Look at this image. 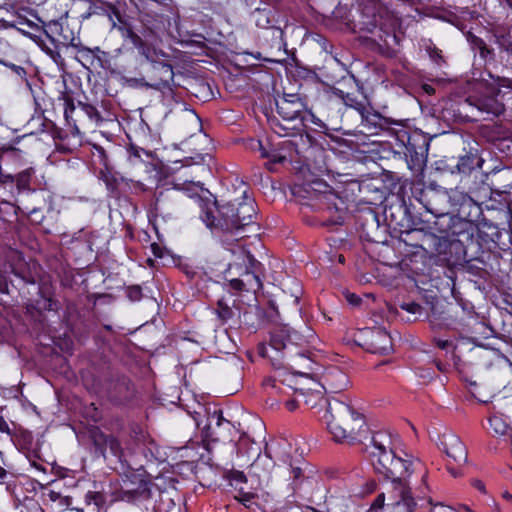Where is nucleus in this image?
I'll return each instance as SVG.
<instances>
[{
	"instance_id": "obj_1",
	"label": "nucleus",
	"mask_w": 512,
	"mask_h": 512,
	"mask_svg": "<svg viewBox=\"0 0 512 512\" xmlns=\"http://www.w3.org/2000/svg\"><path fill=\"white\" fill-rule=\"evenodd\" d=\"M369 460L375 474L379 479L390 480L399 492L397 506L405 507V512H413L417 502L412 496L408 478L413 474H419L422 485L419 487L418 498L426 496L427 469L422 461L405 454V457L397 455L391 447V438L385 432H376L371 438V445L367 448Z\"/></svg>"
},
{
	"instance_id": "obj_2",
	"label": "nucleus",
	"mask_w": 512,
	"mask_h": 512,
	"mask_svg": "<svg viewBox=\"0 0 512 512\" xmlns=\"http://www.w3.org/2000/svg\"><path fill=\"white\" fill-rule=\"evenodd\" d=\"M201 217L209 228L222 231V242L228 244V234L239 233L254 222L255 202L243 191L242 200L235 199L221 205L215 202L213 207L205 208Z\"/></svg>"
},
{
	"instance_id": "obj_3",
	"label": "nucleus",
	"mask_w": 512,
	"mask_h": 512,
	"mask_svg": "<svg viewBox=\"0 0 512 512\" xmlns=\"http://www.w3.org/2000/svg\"><path fill=\"white\" fill-rule=\"evenodd\" d=\"M323 418L328 431L338 443L352 445L362 442L367 434L364 415L339 399L332 398L327 402Z\"/></svg>"
},
{
	"instance_id": "obj_4",
	"label": "nucleus",
	"mask_w": 512,
	"mask_h": 512,
	"mask_svg": "<svg viewBox=\"0 0 512 512\" xmlns=\"http://www.w3.org/2000/svg\"><path fill=\"white\" fill-rule=\"evenodd\" d=\"M298 335L295 331L290 332L287 328H278L271 333L268 345L259 347V354L269 358L272 365L277 368H293L298 360L309 361V350L301 347L295 340Z\"/></svg>"
},
{
	"instance_id": "obj_5",
	"label": "nucleus",
	"mask_w": 512,
	"mask_h": 512,
	"mask_svg": "<svg viewBox=\"0 0 512 512\" xmlns=\"http://www.w3.org/2000/svg\"><path fill=\"white\" fill-rule=\"evenodd\" d=\"M243 255L242 264H230L226 271V280L229 288L235 292L256 293L262 288L260 275L262 264L249 252L238 246Z\"/></svg>"
},
{
	"instance_id": "obj_6",
	"label": "nucleus",
	"mask_w": 512,
	"mask_h": 512,
	"mask_svg": "<svg viewBox=\"0 0 512 512\" xmlns=\"http://www.w3.org/2000/svg\"><path fill=\"white\" fill-rule=\"evenodd\" d=\"M396 137L406 148L408 167L415 173H421L427 163L430 139L421 131L407 132L404 129L397 131Z\"/></svg>"
},
{
	"instance_id": "obj_7",
	"label": "nucleus",
	"mask_w": 512,
	"mask_h": 512,
	"mask_svg": "<svg viewBox=\"0 0 512 512\" xmlns=\"http://www.w3.org/2000/svg\"><path fill=\"white\" fill-rule=\"evenodd\" d=\"M151 484L140 475H126L123 484L117 492V499L128 503H137L149 500L152 496Z\"/></svg>"
},
{
	"instance_id": "obj_8",
	"label": "nucleus",
	"mask_w": 512,
	"mask_h": 512,
	"mask_svg": "<svg viewBox=\"0 0 512 512\" xmlns=\"http://www.w3.org/2000/svg\"><path fill=\"white\" fill-rule=\"evenodd\" d=\"M499 94L500 90L498 88L488 85L483 92L470 96L467 101L479 112L487 116L498 117L505 111L504 103L498 99Z\"/></svg>"
},
{
	"instance_id": "obj_9",
	"label": "nucleus",
	"mask_w": 512,
	"mask_h": 512,
	"mask_svg": "<svg viewBox=\"0 0 512 512\" xmlns=\"http://www.w3.org/2000/svg\"><path fill=\"white\" fill-rule=\"evenodd\" d=\"M360 346L374 354L387 355L392 351L389 333L380 327L366 328L360 334Z\"/></svg>"
},
{
	"instance_id": "obj_10",
	"label": "nucleus",
	"mask_w": 512,
	"mask_h": 512,
	"mask_svg": "<svg viewBox=\"0 0 512 512\" xmlns=\"http://www.w3.org/2000/svg\"><path fill=\"white\" fill-rule=\"evenodd\" d=\"M157 6L159 4L157 3ZM174 9L171 6H163L162 8H150L143 12L140 16L142 25L153 35L166 32L171 26V17Z\"/></svg>"
},
{
	"instance_id": "obj_11",
	"label": "nucleus",
	"mask_w": 512,
	"mask_h": 512,
	"mask_svg": "<svg viewBox=\"0 0 512 512\" xmlns=\"http://www.w3.org/2000/svg\"><path fill=\"white\" fill-rule=\"evenodd\" d=\"M150 80L143 85L161 92L168 90L173 92L172 86L174 84V71L171 64L157 61L150 66Z\"/></svg>"
},
{
	"instance_id": "obj_12",
	"label": "nucleus",
	"mask_w": 512,
	"mask_h": 512,
	"mask_svg": "<svg viewBox=\"0 0 512 512\" xmlns=\"http://www.w3.org/2000/svg\"><path fill=\"white\" fill-rule=\"evenodd\" d=\"M277 113L286 121L304 122L305 105L297 94H287L276 100Z\"/></svg>"
},
{
	"instance_id": "obj_13",
	"label": "nucleus",
	"mask_w": 512,
	"mask_h": 512,
	"mask_svg": "<svg viewBox=\"0 0 512 512\" xmlns=\"http://www.w3.org/2000/svg\"><path fill=\"white\" fill-rule=\"evenodd\" d=\"M184 198L185 194L175 188L160 190L155 195V211L159 214H170L180 206Z\"/></svg>"
},
{
	"instance_id": "obj_14",
	"label": "nucleus",
	"mask_w": 512,
	"mask_h": 512,
	"mask_svg": "<svg viewBox=\"0 0 512 512\" xmlns=\"http://www.w3.org/2000/svg\"><path fill=\"white\" fill-rule=\"evenodd\" d=\"M108 17L113 29H117L121 36L129 39L132 44H140V36L134 31L133 25L127 17L122 15L120 11L112 6H108Z\"/></svg>"
},
{
	"instance_id": "obj_15",
	"label": "nucleus",
	"mask_w": 512,
	"mask_h": 512,
	"mask_svg": "<svg viewBox=\"0 0 512 512\" xmlns=\"http://www.w3.org/2000/svg\"><path fill=\"white\" fill-rule=\"evenodd\" d=\"M441 446L445 454L454 461L455 464L461 465L466 463L468 453L461 439L453 434L448 433L442 436Z\"/></svg>"
},
{
	"instance_id": "obj_16",
	"label": "nucleus",
	"mask_w": 512,
	"mask_h": 512,
	"mask_svg": "<svg viewBox=\"0 0 512 512\" xmlns=\"http://www.w3.org/2000/svg\"><path fill=\"white\" fill-rule=\"evenodd\" d=\"M450 222L451 223L446 230L447 236L456 237V240L460 243L471 241L478 230L477 225H472L458 215L456 217H452Z\"/></svg>"
},
{
	"instance_id": "obj_17",
	"label": "nucleus",
	"mask_w": 512,
	"mask_h": 512,
	"mask_svg": "<svg viewBox=\"0 0 512 512\" xmlns=\"http://www.w3.org/2000/svg\"><path fill=\"white\" fill-rule=\"evenodd\" d=\"M361 126L368 134H378L380 131L388 129L390 120L383 117L380 113L366 108L361 114Z\"/></svg>"
},
{
	"instance_id": "obj_18",
	"label": "nucleus",
	"mask_w": 512,
	"mask_h": 512,
	"mask_svg": "<svg viewBox=\"0 0 512 512\" xmlns=\"http://www.w3.org/2000/svg\"><path fill=\"white\" fill-rule=\"evenodd\" d=\"M482 215L480 204L475 202L472 198L464 199L458 210V216L472 225H477Z\"/></svg>"
},
{
	"instance_id": "obj_19",
	"label": "nucleus",
	"mask_w": 512,
	"mask_h": 512,
	"mask_svg": "<svg viewBox=\"0 0 512 512\" xmlns=\"http://www.w3.org/2000/svg\"><path fill=\"white\" fill-rule=\"evenodd\" d=\"M324 380L329 386L331 392L338 393L345 390L349 385V379L346 373L338 368H332L325 376Z\"/></svg>"
},
{
	"instance_id": "obj_20",
	"label": "nucleus",
	"mask_w": 512,
	"mask_h": 512,
	"mask_svg": "<svg viewBox=\"0 0 512 512\" xmlns=\"http://www.w3.org/2000/svg\"><path fill=\"white\" fill-rule=\"evenodd\" d=\"M418 246L430 254H443L446 248V240L432 233H424L422 242Z\"/></svg>"
},
{
	"instance_id": "obj_21",
	"label": "nucleus",
	"mask_w": 512,
	"mask_h": 512,
	"mask_svg": "<svg viewBox=\"0 0 512 512\" xmlns=\"http://www.w3.org/2000/svg\"><path fill=\"white\" fill-rule=\"evenodd\" d=\"M361 25L360 31L372 34L374 36V42L383 41L386 43V37L389 36V33L383 31L381 25L376 19V15H373L372 19L362 22Z\"/></svg>"
},
{
	"instance_id": "obj_22",
	"label": "nucleus",
	"mask_w": 512,
	"mask_h": 512,
	"mask_svg": "<svg viewBox=\"0 0 512 512\" xmlns=\"http://www.w3.org/2000/svg\"><path fill=\"white\" fill-rule=\"evenodd\" d=\"M495 43L501 54H505L506 66L512 67V39L510 34H495Z\"/></svg>"
},
{
	"instance_id": "obj_23",
	"label": "nucleus",
	"mask_w": 512,
	"mask_h": 512,
	"mask_svg": "<svg viewBox=\"0 0 512 512\" xmlns=\"http://www.w3.org/2000/svg\"><path fill=\"white\" fill-rule=\"evenodd\" d=\"M178 116L183 128H196L200 123L198 115L189 108H186L183 104L178 105Z\"/></svg>"
},
{
	"instance_id": "obj_24",
	"label": "nucleus",
	"mask_w": 512,
	"mask_h": 512,
	"mask_svg": "<svg viewBox=\"0 0 512 512\" xmlns=\"http://www.w3.org/2000/svg\"><path fill=\"white\" fill-rule=\"evenodd\" d=\"M337 200V194L330 189L326 191L325 194L316 195L315 205H317L319 209L332 211L333 209H337Z\"/></svg>"
},
{
	"instance_id": "obj_25",
	"label": "nucleus",
	"mask_w": 512,
	"mask_h": 512,
	"mask_svg": "<svg viewBox=\"0 0 512 512\" xmlns=\"http://www.w3.org/2000/svg\"><path fill=\"white\" fill-rule=\"evenodd\" d=\"M34 174L35 170L30 167L15 175L16 187L19 192L32 190L30 184Z\"/></svg>"
},
{
	"instance_id": "obj_26",
	"label": "nucleus",
	"mask_w": 512,
	"mask_h": 512,
	"mask_svg": "<svg viewBox=\"0 0 512 512\" xmlns=\"http://www.w3.org/2000/svg\"><path fill=\"white\" fill-rule=\"evenodd\" d=\"M335 94L340 97L344 104L348 107L354 108L361 114L367 107L362 100H358L357 97L350 93H344L342 90H337Z\"/></svg>"
},
{
	"instance_id": "obj_27",
	"label": "nucleus",
	"mask_w": 512,
	"mask_h": 512,
	"mask_svg": "<svg viewBox=\"0 0 512 512\" xmlns=\"http://www.w3.org/2000/svg\"><path fill=\"white\" fill-rule=\"evenodd\" d=\"M489 430L495 436L507 435L510 428L507 423L499 416L489 418Z\"/></svg>"
},
{
	"instance_id": "obj_28",
	"label": "nucleus",
	"mask_w": 512,
	"mask_h": 512,
	"mask_svg": "<svg viewBox=\"0 0 512 512\" xmlns=\"http://www.w3.org/2000/svg\"><path fill=\"white\" fill-rule=\"evenodd\" d=\"M331 187L322 180H316L307 185L305 191L309 194V199L312 201L316 200L317 194H325Z\"/></svg>"
},
{
	"instance_id": "obj_29",
	"label": "nucleus",
	"mask_w": 512,
	"mask_h": 512,
	"mask_svg": "<svg viewBox=\"0 0 512 512\" xmlns=\"http://www.w3.org/2000/svg\"><path fill=\"white\" fill-rule=\"evenodd\" d=\"M139 51V53L146 58L147 61L152 65L157 62V57L159 53L162 52L156 51L154 48L148 46L144 40L140 37V44H133Z\"/></svg>"
},
{
	"instance_id": "obj_30",
	"label": "nucleus",
	"mask_w": 512,
	"mask_h": 512,
	"mask_svg": "<svg viewBox=\"0 0 512 512\" xmlns=\"http://www.w3.org/2000/svg\"><path fill=\"white\" fill-rule=\"evenodd\" d=\"M216 314L222 323L227 322L234 316L233 309L224 301L219 299L217 302Z\"/></svg>"
},
{
	"instance_id": "obj_31",
	"label": "nucleus",
	"mask_w": 512,
	"mask_h": 512,
	"mask_svg": "<svg viewBox=\"0 0 512 512\" xmlns=\"http://www.w3.org/2000/svg\"><path fill=\"white\" fill-rule=\"evenodd\" d=\"M128 160L130 162H135L137 160H142V155H145L147 158L152 156L151 152L138 147L134 144H130L127 148Z\"/></svg>"
},
{
	"instance_id": "obj_32",
	"label": "nucleus",
	"mask_w": 512,
	"mask_h": 512,
	"mask_svg": "<svg viewBox=\"0 0 512 512\" xmlns=\"http://www.w3.org/2000/svg\"><path fill=\"white\" fill-rule=\"evenodd\" d=\"M104 443L106 447L110 449L113 455L121 458L123 450L120 441L116 437H114L113 435L106 436L104 438Z\"/></svg>"
},
{
	"instance_id": "obj_33",
	"label": "nucleus",
	"mask_w": 512,
	"mask_h": 512,
	"mask_svg": "<svg viewBox=\"0 0 512 512\" xmlns=\"http://www.w3.org/2000/svg\"><path fill=\"white\" fill-rule=\"evenodd\" d=\"M427 52L429 54L430 59L438 66H443L446 64V60L442 54V51L438 49L435 45L431 44L427 46Z\"/></svg>"
},
{
	"instance_id": "obj_34",
	"label": "nucleus",
	"mask_w": 512,
	"mask_h": 512,
	"mask_svg": "<svg viewBox=\"0 0 512 512\" xmlns=\"http://www.w3.org/2000/svg\"><path fill=\"white\" fill-rule=\"evenodd\" d=\"M62 99L64 100V116L66 121L70 124L72 119V113L75 110V105L73 99L67 94H62Z\"/></svg>"
},
{
	"instance_id": "obj_35",
	"label": "nucleus",
	"mask_w": 512,
	"mask_h": 512,
	"mask_svg": "<svg viewBox=\"0 0 512 512\" xmlns=\"http://www.w3.org/2000/svg\"><path fill=\"white\" fill-rule=\"evenodd\" d=\"M128 381L124 378L115 385V392L111 393L113 399L121 400L127 398L126 392L128 391Z\"/></svg>"
},
{
	"instance_id": "obj_36",
	"label": "nucleus",
	"mask_w": 512,
	"mask_h": 512,
	"mask_svg": "<svg viewBox=\"0 0 512 512\" xmlns=\"http://www.w3.org/2000/svg\"><path fill=\"white\" fill-rule=\"evenodd\" d=\"M224 478L229 480L231 483L232 482H237V483H246L247 482L246 475L242 471L235 470V469H230V470L226 471L224 474Z\"/></svg>"
},
{
	"instance_id": "obj_37",
	"label": "nucleus",
	"mask_w": 512,
	"mask_h": 512,
	"mask_svg": "<svg viewBox=\"0 0 512 512\" xmlns=\"http://www.w3.org/2000/svg\"><path fill=\"white\" fill-rule=\"evenodd\" d=\"M238 502L249 508L252 501L256 498V494L253 492H245L243 489H239L237 495L234 497Z\"/></svg>"
},
{
	"instance_id": "obj_38",
	"label": "nucleus",
	"mask_w": 512,
	"mask_h": 512,
	"mask_svg": "<svg viewBox=\"0 0 512 512\" xmlns=\"http://www.w3.org/2000/svg\"><path fill=\"white\" fill-rule=\"evenodd\" d=\"M81 109L83 112L91 119L92 121L99 122L102 120V117L100 115V112L97 110V108L91 104H84L80 103Z\"/></svg>"
},
{
	"instance_id": "obj_39",
	"label": "nucleus",
	"mask_w": 512,
	"mask_h": 512,
	"mask_svg": "<svg viewBox=\"0 0 512 512\" xmlns=\"http://www.w3.org/2000/svg\"><path fill=\"white\" fill-rule=\"evenodd\" d=\"M430 195H435V193L431 190L428 192L422 191L419 201L423 204L427 211L431 213H436L437 209L432 205Z\"/></svg>"
},
{
	"instance_id": "obj_40",
	"label": "nucleus",
	"mask_w": 512,
	"mask_h": 512,
	"mask_svg": "<svg viewBox=\"0 0 512 512\" xmlns=\"http://www.w3.org/2000/svg\"><path fill=\"white\" fill-rule=\"evenodd\" d=\"M126 295L131 301H138L142 298V288L139 285L127 287Z\"/></svg>"
},
{
	"instance_id": "obj_41",
	"label": "nucleus",
	"mask_w": 512,
	"mask_h": 512,
	"mask_svg": "<svg viewBox=\"0 0 512 512\" xmlns=\"http://www.w3.org/2000/svg\"><path fill=\"white\" fill-rule=\"evenodd\" d=\"M491 78L494 80L497 88L500 90V88H506L512 90V79L507 77H501V76H492Z\"/></svg>"
},
{
	"instance_id": "obj_42",
	"label": "nucleus",
	"mask_w": 512,
	"mask_h": 512,
	"mask_svg": "<svg viewBox=\"0 0 512 512\" xmlns=\"http://www.w3.org/2000/svg\"><path fill=\"white\" fill-rule=\"evenodd\" d=\"M268 13L266 10H258L257 11V25L263 28L270 27V20L268 18Z\"/></svg>"
},
{
	"instance_id": "obj_43",
	"label": "nucleus",
	"mask_w": 512,
	"mask_h": 512,
	"mask_svg": "<svg viewBox=\"0 0 512 512\" xmlns=\"http://www.w3.org/2000/svg\"><path fill=\"white\" fill-rule=\"evenodd\" d=\"M400 308L412 314L420 313L422 310L421 305L415 302L403 303Z\"/></svg>"
},
{
	"instance_id": "obj_44",
	"label": "nucleus",
	"mask_w": 512,
	"mask_h": 512,
	"mask_svg": "<svg viewBox=\"0 0 512 512\" xmlns=\"http://www.w3.org/2000/svg\"><path fill=\"white\" fill-rule=\"evenodd\" d=\"M291 473L293 475L292 488L296 490L298 488V481L303 477V471L300 467L291 466Z\"/></svg>"
},
{
	"instance_id": "obj_45",
	"label": "nucleus",
	"mask_w": 512,
	"mask_h": 512,
	"mask_svg": "<svg viewBox=\"0 0 512 512\" xmlns=\"http://www.w3.org/2000/svg\"><path fill=\"white\" fill-rule=\"evenodd\" d=\"M5 153L12 160H21L22 159V151L16 147L9 146L4 149Z\"/></svg>"
},
{
	"instance_id": "obj_46",
	"label": "nucleus",
	"mask_w": 512,
	"mask_h": 512,
	"mask_svg": "<svg viewBox=\"0 0 512 512\" xmlns=\"http://www.w3.org/2000/svg\"><path fill=\"white\" fill-rule=\"evenodd\" d=\"M480 57L484 60L493 59L494 58V50L490 48L487 44L482 46L479 50Z\"/></svg>"
},
{
	"instance_id": "obj_47",
	"label": "nucleus",
	"mask_w": 512,
	"mask_h": 512,
	"mask_svg": "<svg viewBox=\"0 0 512 512\" xmlns=\"http://www.w3.org/2000/svg\"><path fill=\"white\" fill-rule=\"evenodd\" d=\"M42 308L45 309V310H49V311H52V310H57L58 308V304H57V301L52 299V298H44V301H43V304H42Z\"/></svg>"
},
{
	"instance_id": "obj_48",
	"label": "nucleus",
	"mask_w": 512,
	"mask_h": 512,
	"mask_svg": "<svg viewBox=\"0 0 512 512\" xmlns=\"http://www.w3.org/2000/svg\"><path fill=\"white\" fill-rule=\"evenodd\" d=\"M469 160H470L469 157L461 158L460 162L457 165L459 172L467 173L472 169V166L467 163Z\"/></svg>"
},
{
	"instance_id": "obj_49",
	"label": "nucleus",
	"mask_w": 512,
	"mask_h": 512,
	"mask_svg": "<svg viewBox=\"0 0 512 512\" xmlns=\"http://www.w3.org/2000/svg\"><path fill=\"white\" fill-rule=\"evenodd\" d=\"M469 41L474 48L478 49V51L482 48V46L486 45V42L482 38L475 35H471L469 37Z\"/></svg>"
},
{
	"instance_id": "obj_50",
	"label": "nucleus",
	"mask_w": 512,
	"mask_h": 512,
	"mask_svg": "<svg viewBox=\"0 0 512 512\" xmlns=\"http://www.w3.org/2000/svg\"><path fill=\"white\" fill-rule=\"evenodd\" d=\"M28 459H29V462L30 464L35 467L36 469L42 471V472H46V468L41 465L40 463H38V459H39V456L37 454H34L33 456L29 455L28 456Z\"/></svg>"
},
{
	"instance_id": "obj_51",
	"label": "nucleus",
	"mask_w": 512,
	"mask_h": 512,
	"mask_svg": "<svg viewBox=\"0 0 512 512\" xmlns=\"http://www.w3.org/2000/svg\"><path fill=\"white\" fill-rule=\"evenodd\" d=\"M384 502H385V494L384 493H380L376 498L375 500L373 501L372 503V508L373 509H381L383 508L384 506Z\"/></svg>"
},
{
	"instance_id": "obj_52",
	"label": "nucleus",
	"mask_w": 512,
	"mask_h": 512,
	"mask_svg": "<svg viewBox=\"0 0 512 512\" xmlns=\"http://www.w3.org/2000/svg\"><path fill=\"white\" fill-rule=\"evenodd\" d=\"M431 512H457V511L450 506L437 504L431 509ZM468 512H471V511H468Z\"/></svg>"
},
{
	"instance_id": "obj_53",
	"label": "nucleus",
	"mask_w": 512,
	"mask_h": 512,
	"mask_svg": "<svg viewBox=\"0 0 512 512\" xmlns=\"http://www.w3.org/2000/svg\"><path fill=\"white\" fill-rule=\"evenodd\" d=\"M471 485L477 489L478 491H480L481 493L485 494L486 493V488H485V484L483 483L482 480L480 479H472L471 481Z\"/></svg>"
},
{
	"instance_id": "obj_54",
	"label": "nucleus",
	"mask_w": 512,
	"mask_h": 512,
	"mask_svg": "<svg viewBox=\"0 0 512 512\" xmlns=\"http://www.w3.org/2000/svg\"><path fill=\"white\" fill-rule=\"evenodd\" d=\"M256 146H257V148H258V150H259L260 155H261V157H262V158H267V157L272 156V153H270V151H269V150H267V149L263 146V144H262V142H261V141H257Z\"/></svg>"
},
{
	"instance_id": "obj_55",
	"label": "nucleus",
	"mask_w": 512,
	"mask_h": 512,
	"mask_svg": "<svg viewBox=\"0 0 512 512\" xmlns=\"http://www.w3.org/2000/svg\"><path fill=\"white\" fill-rule=\"evenodd\" d=\"M270 153H272V156L267 158L270 159L272 163H282L285 161V157L279 155L275 150H271Z\"/></svg>"
},
{
	"instance_id": "obj_56",
	"label": "nucleus",
	"mask_w": 512,
	"mask_h": 512,
	"mask_svg": "<svg viewBox=\"0 0 512 512\" xmlns=\"http://www.w3.org/2000/svg\"><path fill=\"white\" fill-rule=\"evenodd\" d=\"M0 292L8 293V283L5 275L0 271Z\"/></svg>"
},
{
	"instance_id": "obj_57",
	"label": "nucleus",
	"mask_w": 512,
	"mask_h": 512,
	"mask_svg": "<svg viewBox=\"0 0 512 512\" xmlns=\"http://www.w3.org/2000/svg\"><path fill=\"white\" fill-rule=\"evenodd\" d=\"M9 67L20 77H24L26 75V71L23 67L17 66L15 64L9 65Z\"/></svg>"
},
{
	"instance_id": "obj_58",
	"label": "nucleus",
	"mask_w": 512,
	"mask_h": 512,
	"mask_svg": "<svg viewBox=\"0 0 512 512\" xmlns=\"http://www.w3.org/2000/svg\"><path fill=\"white\" fill-rule=\"evenodd\" d=\"M436 345L440 348V349H448L449 347L452 346V342L449 341V340H442V339H437L436 340Z\"/></svg>"
},
{
	"instance_id": "obj_59",
	"label": "nucleus",
	"mask_w": 512,
	"mask_h": 512,
	"mask_svg": "<svg viewBox=\"0 0 512 512\" xmlns=\"http://www.w3.org/2000/svg\"><path fill=\"white\" fill-rule=\"evenodd\" d=\"M285 407L289 411H294L298 407V402L295 399H290V400L285 402Z\"/></svg>"
},
{
	"instance_id": "obj_60",
	"label": "nucleus",
	"mask_w": 512,
	"mask_h": 512,
	"mask_svg": "<svg viewBox=\"0 0 512 512\" xmlns=\"http://www.w3.org/2000/svg\"><path fill=\"white\" fill-rule=\"evenodd\" d=\"M0 181L2 183H11L15 181V176L11 174H0Z\"/></svg>"
},
{
	"instance_id": "obj_61",
	"label": "nucleus",
	"mask_w": 512,
	"mask_h": 512,
	"mask_svg": "<svg viewBox=\"0 0 512 512\" xmlns=\"http://www.w3.org/2000/svg\"><path fill=\"white\" fill-rule=\"evenodd\" d=\"M0 432L10 434L9 426L3 417H0Z\"/></svg>"
},
{
	"instance_id": "obj_62",
	"label": "nucleus",
	"mask_w": 512,
	"mask_h": 512,
	"mask_svg": "<svg viewBox=\"0 0 512 512\" xmlns=\"http://www.w3.org/2000/svg\"><path fill=\"white\" fill-rule=\"evenodd\" d=\"M347 300L352 305H358L361 302V299L355 294L347 295Z\"/></svg>"
},
{
	"instance_id": "obj_63",
	"label": "nucleus",
	"mask_w": 512,
	"mask_h": 512,
	"mask_svg": "<svg viewBox=\"0 0 512 512\" xmlns=\"http://www.w3.org/2000/svg\"><path fill=\"white\" fill-rule=\"evenodd\" d=\"M213 415L216 416V418H217V425L218 426L221 425L222 422L224 421L222 411L221 410L215 411Z\"/></svg>"
},
{
	"instance_id": "obj_64",
	"label": "nucleus",
	"mask_w": 512,
	"mask_h": 512,
	"mask_svg": "<svg viewBox=\"0 0 512 512\" xmlns=\"http://www.w3.org/2000/svg\"><path fill=\"white\" fill-rule=\"evenodd\" d=\"M448 470H449V472H450L454 477H457V476H459V475H460L459 470H458V469H456V468H453V467H451V466H448Z\"/></svg>"
}]
</instances>
